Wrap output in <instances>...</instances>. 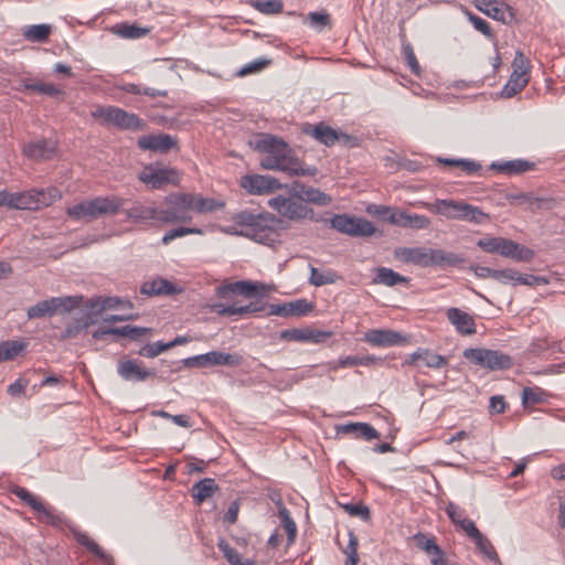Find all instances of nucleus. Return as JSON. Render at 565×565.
I'll return each instance as SVG.
<instances>
[{
    "mask_svg": "<svg viewBox=\"0 0 565 565\" xmlns=\"http://www.w3.org/2000/svg\"><path fill=\"white\" fill-rule=\"evenodd\" d=\"M250 145L256 151L265 153L260 161L264 169L281 171L290 177L315 175L317 173L315 167L303 168L281 138L262 134Z\"/></svg>",
    "mask_w": 565,
    "mask_h": 565,
    "instance_id": "f257e3e1",
    "label": "nucleus"
},
{
    "mask_svg": "<svg viewBox=\"0 0 565 565\" xmlns=\"http://www.w3.org/2000/svg\"><path fill=\"white\" fill-rule=\"evenodd\" d=\"M10 492L19 498L23 503L29 505L34 512H36L38 520L45 522L55 527L66 526L78 544L86 547L90 553L102 561H107L108 556L103 548L89 539L85 533L81 532L76 525L70 522L63 514L56 513L52 507L42 503L33 493L25 488L20 486H13Z\"/></svg>",
    "mask_w": 565,
    "mask_h": 565,
    "instance_id": "f03ea898",
    "label": "nucleus"
},
{
    "mask_svg": "<svg viewBox=\"0 0 565 565\" xmlns=\"http://www.w3.org/2000/svg\"><path fill=\"white\" fill-rule=\"evenodd\" d=\"M281 221L268 212L241 211L232 217L231 233L245 236L253 242L271 246L277 242Z\"/></svg>",
    "mask_w": 565,
    "mask_h": 565,
    "instance_id": "7ed1b4c3",
    "label": "nucleus"
},
{
    "mask_svg": "<svg viewBox=\"0 0 565 565\" xmlns=\"http://www.w3.org/2000/svg\"><path fill=\"white\" fill-rule=\"evenodd\" d=\"M223 204L214 199L203 198L192 193H171L167 195L159 206V222L177 223L191 218L190 213L213 212Z\"/></svg>",
    "mask_w": 565,
    "mask_h": 565,
    "instance_id": "20e7f679",
    "label": "nucleus"
},
{
    "mask_svg": "<svg viewBox=\"0 0 565 565\" xmlns=\"http://www.w3.org/2000/svg\"><path fill=\"white\" fill-rule=\"evenodd\" d=\"M62 198L58 189L50 186L46 189H32L22 192H9L0 190V207L12 210H39L50 206Z\"/></svg>",
    "mask_w": 565,
    "mask_h": 565,
    "instance_id": "39448f33",
    "label": "nucleus"
},
{
    "mask_svg": "<svg viewBox=\"0 0 565 565\" xmlns=\"http://www.w3.org/2000/svg\"><path fill=\"white\" fill-rule=\"evenodd\" d=\"M122 203V200L115 196H98L67 207V215L75 221L89 222L106 214L117 213Z\"/></svg>",
    "mask_w": 565,
    "mask_h": 565,
    "instance_id": "423d86ee",
    "label": "nucleus"
},
{
    "mask_svg": "<svg viewBox=\"0 0 565 565\" xmlns=\"http://www.w3.org/2000/svg\"><path fill=\"white\" fill-rule=\"evenodd\" d=\"M395 258L419 267L438 266L446 268L459 264L462 259L444 249H395Z\"/></svg>",
    "mask_w": 565,
    "mask_h": 565,
    "instance_id": "0eeeda50",
    "label": "nucleus"
},
{
    "mask_svg": "<svg viewBox=\"0 0 565 565\" xmlns=\"http://www.w3.org/2000/svg\"><path fill=\"white\" fill-rule=\"evenodd\" d=\"M92 117L100 120L103 125H113L120 129L139 131L145 128V121L137 115L116 106H98L92 110Z\"/></svg>",
    "mask_w": 565,
    "mask_h": 565,
    "instance_id": "6e6552de",
    "label": "nucleus"
},
{
    "mask_svg": "<svg viewBox=\"0 0 565 565\" xmlns=\"http://www.w3.org/2000/svg\"><path fill=\"white\" fill-rule=\"evenodd\" d=\"M268 205L280 216L290 221L313 220L315 217L313 210L302 202L297 191L289 196L271 198L268 200Z\"/></svg>",
    "mask_w": 565,
    "mask_h": 565,
    "instance_id": "1a4fd4ad",
    "label": "nucleus"
},
{
    "mask_svg": "<svg viewBox=\"0 0 565 565\" xmlns=\"http://www.w3.org/2000/svg\"><path fill=\"white\" fill-rule=\"evenodd\" d=\"M431 211L447 218H458L475 223H482L488 215L477 206L470 205L463 201L436 200L431 205Z\"/></svg>",
    "mask_w": 565,
    "mask_h": 565,
    "instance_id": "9d476101",
    "label": "nucleus"
},
{
    "mask_svg": "<svg viewBox=\"0 0 565 565\" xmlns=\"http://www.w3.org/2000/svg\"><path fill=\"white\" fill-rule=\"evenodd\" d=\"M331 226L340 233L353 237L381 236L382 231L376 228L372 222L348 214H337L331 221Z\"/></svg>",
    "mask_w": 565,
    "mask_h": 565,
    "instance_id": "9b49d317",
    "label": "nucleus"
},
{
    "mask_svg": "<svg viewBox=\"0 0 565 565\" xmlns=\"http://www.w3.org/2000/svg\"><path fill=\"white\" fill-rule=\"evenodd\" d=\"M182 363L185 367H209V366H239L243 363V356L238 353H226L222 351H210L183 359Z\"/></svg>",
    "mask_w": 565,
    "mask_h": 565,
    "instance_id": "f8f14e48",
    "label": "nucleus"
},
{
    "mask_svg": "<svg viewBox=\"0 0 565 565\" xmlns=\"http://www.w3.org/2000/svg\"><path fill=\"white\" fill-rule=\"evenodd\" d=\"M138 179L150 189H161L167 184H179L180 172L174 168L149 164L138 174Z\"/></svg>",
    "mask_w": 565,
    "mask_h": 565,
    "instance_id": "ddd939ff",
    "label": "nucleus"
},
{
    "mask_svg": "<svg viewBox=\"0 0 565 565\" xmlns=\"http://www.w3.org/2000/svg\"><path fill=\"white\" fill-rule=\"evenodd\" d=\"M232 294L242 295L246 298L265 297L266 286L258 281L238 280L217 287V295L220 297H227Z\"/></svg>",
    "mask_w": 565,
    "mask_h": 565,
    "instance_id": "4468645a",
    "label": "nucleus"
},
{
    "mask_svg": "<svg viewBox=\"0 0 565 565\" xmlns=\"http://www.w3.org/2000/svg\"><path fill=\"white\" fill-rule=\"evenodd\" d=\"M241 185L250 194L262 195L280 189L279 181L269 175L252 174L241 180Z\"/></svg>",
    "mask_w": 565,
    "mask_h": 565,
    "instance_id": "2eb2a0df",
    "label": "nucleus"
},
{
    "mask_svg": "<svg viewBox=\"0 0 565 565\" xmlns=\"http://www.w3.org/2000/svg\"><path fill=\"white\" fill-rule=\"evenodd\" d=\"M118 375L127 382H143L149 377L156 376L154 370L141 367V363L137 360H121L117 363Z\"/></svg>",
    "mask_w": 565,
    "mask_h": 565,
    "instance_id": "dca6fc26",
    "label": "nucleus"
},
{
    "mask_svg": "<svg viewBox=\"0 0 565 565\" xmlns=\"http://www.w3.org/2000/svg\"><path fill=\"white\" fill-rule=\"evenodd\" d=\"M332 335L330 331L310 328H294L281 331L280 338L287 341L322 343Z\"/></svg>",
    "mask_w": 565,
    "mask_h": 565,
    "instance_id": "f3484780",
    "label": "nucleus"
},
{
    "mask_svg": "<svg viewBox=\"0 0 565 565\" xmlns=\"http://www.w3.org/2000/svg\"><path fill=\"white\" fill-rule=\"evenodd\" d=\"M419 362L430 369H441L448 364V359L428 349L419 348L405 360V364L414 366H418Z\"/></svg>",
    "mask_w": 565,
    "mask_h": 565,
    "instance_id": "a211bd4d",
    "label": "nucleus"
},
{
    "mask_svg": "<svg viewBox=\"0 0 565 565\" xmlns=\"http://www.w3.org/2000/svg\"><path fill=\"white\" fill-rule=\"evenodd\" d=\"M392 225L411 230H424L429 227L430 220L425 215L409 213L397 207L396 214L392 216Z\"/></svg>",
    "mask_w": 565,
    "mask_h": 565,
    "instance_id": "6ab92c4d",
    "label": "nucleus"
},
{
    "mask_svg": "<svg viewBox=\"0 0 565 565\" xmlns=\"http://www.w3.org/2000/svg\"><path fill=\"white\" fill-rule=\"evenodd\" d=\"M364 340L374 347H392L399 344L404 338L393 330L373 329L365 333Z\"/></svg>",
    "mask_w": 565,
    "mask_h": 565,
    "instance_id": "aec40b11",
    "label": "nucleus"
},
{
    "mask_svg": "<svg viewBox=\"0 0 565 565\" xmlns=\"http://www.w3.org/2000/svg\"><path fill=\"white\" fill-rule=\"evenodd\" d=\"M56 147L55 142L46 139H39L28 143L23 152L26 157L33 160H46L53 157Z\"/></svg>",
    "mask_w": 565,
    "mask_h": 565,
    "instance_id": "412c9836",
    "label": "nucleus"
},
{
    "mask_svg": "<svg viewBox=\"0 0 565 565\" xmlns=\"http://www.w3.org/2000/svg\"><path fill=\"white\" fill-rule=\"evenodd\" d=\"M447 318L459 333L472 334L476 332L473 318L467 312L458 308H449L447 310Z\"/></svg>",
    "mask_w": 565,
    "mask_h": 565,
    "instance_id": "4be33fe9",
    "label": "nucleus"
},
{
    "mask_svg": "<svg viewBox=\"0 0 565 565\" xmlns=\"http://www.w3.org/2000/svg\"><path fill=\"white\" fill-rule=\"evenodd\" d=\"M159 206L146 205L142 203H136L126 211V215L129 220L136 223H147L150 221L159 222Z\"/></svg>",
    "mask_w": 565,
    "mask_h": 565,
    "instance_id": "5701e85b",
    "label": "nucleus"
},
{
    "mask_svg": "<svg viewBox=\"0 0 565 565\" xmlns=\"http://www.w3.org/2000/svg\"><path fill=\"white\" fill-rule=\"evenodd\" d=\"M446 513L451 522L459 526L467 535L471 532L478 533V529L473 521L467 518L465 510L460 509L454 502H449L446 507Z\"/></svg>",
    "mask_w": 565,
    "mask_h": 565,
    "instance_id": "b1692460",
    "label": "nucleus"
},
{
    "mask_svg": "<svg viewBox=\"0 0 565 565\" xmlns=\"http://www.w3.org/2000/svg\"><path fill=\"white\" fill-rule=\"evenodd\" d=\"M292 189L294 191H297L302 202H305L306 204L313 203L320 206H327L332 202L330 195L312 186H305L295 183Z\"/></svg>",
    "mask_w": 565,
    "mask_h": 565,
    "instance_id": "393cba45",
    "label": "nucleus"
},
{
    "mask_svg": "<svg viewBox=\"0 0 565 565\" xmlns=\"http://www.w3.org/2000/svg\"><path fill=\"white\" fill-rule=\"evenodd\" d=\"M138 146L143 150L167 151L174 146V140L169 135L143 136L138 139Z\"/></svg>",
    "mask_w": 565,
    "mask_h": 565,
    "instance_id": "a878e982",
    "label": "nucleus"
},
{
    "mask_svg": "<svg viewBox=\"0 0 565 565\" xmlns=\"http://www.w3.org/2000/svg\"><path fill=\"white\" fill-rule=\"evenodd\" d=\"M534 167V162L524 159L501 161L497 162V173H502L505 175H519L533 170Z\"/></svg>",
    "mask_w": 565,
    "mask_h": 565,
    "instance_id": "bb28decb",
    "label": "nucleus"
},
{
    "mask_svg": "<svg viewBox=\"0 0 565 565\" xmlns=\"http://www.w3.org/2000/svg\"><path fill=\"white\" fill-rule=\"evenodd\" d=\"M510 79H514L518 83L526 86L530 81V62L523 55L522 52L518 51L512 62V74Z\"/></svg>",
    "mask_w": 565,
    "mask_h": 565,
    "instance_id": "cd10ccee",
    "label": "nucleus"
},
{
    "mask_svg": "<svg viewBox=\"0 0 565 565\" xmlns=\"http://www.w3.org/2000/svg\"><path fill=\"white\" fill-rule=\"evenodd\" d=\"M140 292L147 296L173 295L177 292V287L167 279L157 278L145 281L141 285Z\"/></svg>",
    "mask_w": 565,
    "mask_h": 565,
    "instance_id": "c85d7f7f",
    "label": "nucleus"
},
{
    "mask_svg": "<svg viewBox=\"0 0 565 565\" xmlns=\"http://www.w3.org/2000/svg\"><path fill=\"white\" fill-rule=\"evenodd\" d=\"M218 490V486L212 478H204L192 486L191 494L198 504L211 498Z\"/></svg>",
    "mask_w": 565,
    "mask_h": 565,
    "instance_id": "c756f323",
    "label": "nucleus"
},
{
    "mask_svg": "<svg viewBox=\"0 0 565 565\" xmlns=\"http://www.w3.org/2000/svg\"><path fill=\"white\" fill-rule=\"evenodd\" d=\"M508 200L512 205L522 206L524 209L535 210L541 207V200L529 193L508 194L497 191V200Z\"/></svg>",
    "mask_w": 565,
    "mask_h": 565,
    "instance_id": "7c9ffc66",
    "label": "nucleus"
},
{
    "mask_svg": "<svg viewBox=\"0 0 565 565\" xmlns=\"http://www.w3.org/2000/svg\"><path fill=\"white\" fill-rule=\"evenodd\" d=\"M316 140L320 143L330 147L340 139V137H344L345 135L339 134L337 130L332 129L330 126L320 122L315 125L310 131H308Z\"/></svg>",
    "mask_w": 565,
    "mask_h": 565,
    "instance_id": "2f4dec72",
    "label": "nucleus"
},
{
    "mask_svg": "<svg viewBox=\"0 0 565 565\" xmlns=\"http://www.w3.org/2000/svg\"><path fill=\"white\" fill-rule=\"evenodd\" d=\"M373 284L376 285H384L387 287H393L398 284H407L408 278L399 275L398 273L394 271L391 268L387 267H379L376 268L375 276L373 277Z\"/></svg>",
    "mask_w": 565,
    "mask_h": 565,
    "instance_id": "473e14b6",
    "label": "nucleus"
},
{
    "mask_svg": "<svg viewBox=\"0 0 565 565\" xmlns=\"http://www.w3.org/2000/svg\"><path fill=\"white\" fill-rule=\"evenodd\" d=\"M463 356L470 362L487 366L490 370L494 369V351L484 349H466Z\"/></svg>",
    "mask_w": 565,
    "mask_h": 565,
    "instance_id": "72a5a7b5",
    "label": "nucleus"
},
{
    "mask_svg": "<svg viewBox=\"0 0 565 565\" xmlns=\"http://www.w3.org/2000/svg\"><path fill=\"white\" fill-rule=\"evenodd\" d=\"M103 303V297L90 298L86 302V312L82 317V328H88L92 324H95L98 321V318L103 313V309H99Z\"/></svg>",
    "mask_w": 565,
    "mask_h": 565,
    "instance_id": "f704fd0d",
    "label": "nucleus"
},
{
    "mask_svg": "<svg viewBox=\"0 0 565 565\" xmlns=\"http://www.w3.org/2000/svg\"><path fill=\"white\" fill-rule=\"evenodd\" d=\"M51 26L47 24H33L25 26L22 31L24 39L31 42L42 43L47 40Z\"/></svg>",
    "mask_w": 565,
    "mask_h": 565,
    "instance_id": "c9c22d12",
    "label": "nucleus"
},
{
    "mask_svg": "<svg viewBox=\"0 0 565 565\" xmlns=\"http://www.w3.org/2000/svg\"><path fill=\"white\" fill-rule=\"evenodd\" d=\"M122 92L134 94V95H146L149 97H166L168 92L166 89H157L152 87L141 86L139 84L134 83H125L120 86Z\"/></svg>",
    "mask_w": 565,
    "mask_h": 565,
    "instance_id": "e433bc0d",
    "label": "nucleus"
},
{
    "mask_svg": "<svg viewBox=\"0 0 565 565\" xmlns=\"http://www.w3.org/2000/svg\"><path fill=\"white\" fill-rule=\"evenodd\" d=\"M51 299L55 312H70L82 303L84 297L75 295L66 297H52Z\"/></svg>",
    "mask_w": 565,
    "mask_h": 565,
    "instance_id": "4c0bfd02",
    "label": "nucleus"
},
{
    "mask_svg": "<svg viewBox=\"0 0 565 565\" xmlns=\"http://www.w3.org/2000/svg\"><path fill=\"white\" fill-rule=\"evenodd\" d=\"M115 32L125 39H140L150 32V29L136 24L121 23L115 26Z\"/></svg>",
    "mask_w": 565,
    "mask_h": 565,
    "instance_id": "58836bf2",
    "label": "nucleus"
},
{
    "mask_svg": "<svg viewBox=\"0 0 565 565\" xmlns=\"http://www.w3.org/2000/svg\"><path fill=\"white\" fill-rule=\"evenodd\" d=\"M55 313L54 306L52 305V299H46L39 301L36 305L30 307L28 309V318L29 319H38L43 317H51Z\"/></svg>",
    "mask_w": 565,
    "mask_h": 565,
    "instance_id": "ea45409f",
    "label": "nucleus"
},
{
    "mask_svg": "<svg viewBox=\"0 0 565 565\" xmlns=\"http://www.w3.org/2000/svg\"><path fill=\"white\" fill-rule=\"evenodd\" d=\"M278 512H279V518L281 520L282 527L287 532L288 541H289V543H292L296 537L297 525H296L295 521L292 520V518L290 516L288 509L281 502H279V511Z\"/></svg>",
    "mask_w": 565,
    "mask_h": 565,
    "instance_id": "a19ab883",
    "label": "nucleus"
},
{
    "mask_svg": "<svg viewBox=\"0 0 565 565\" xmlns=\"http://www.w3.org/2000/svg\"><path fill=\"white\" fill-rule=\"evenodd\" d=\"M24 88L50 97H58L64 94L62 88L50 83H24Z\"/></svg>",
    "mask_w": 565,
    "mask_h": 565,
    "instance_id": "79ce46f5",
    "label": "nucleus"
},
{
    "mask_svg": "<svg viewBox=\"0 0 565 565\" xmlns=\"http://www.w3.org/2000/svg\"><path fill=\"white\" fill-rule=\"evenodd\" d=\"M497 253L515 262L530 263L535 258L534 249H497Z\"/></svg>",
    "mask_w": 565,
    "mask_h": 565,
    "instance_id": "37998d69",
    "label": "nucleus"
},
{
    "mask_svg": "<svg viewBox=\"0 0 565 565\" xmlns=\"http://www.w3.org/2000/svg\"><path fill=\"white\" fill-rule=\"evenodd\" d=\"M359 540L356 535L350 531L349 532V542L343 553L345 554V565H358L359 554H358Z\"/></svg>",
    "mask_w": 565,
    "mask_h": 565,
    "instance_id": "c03bdc74",
    "label": "nucleus"
},
{
    "mask_svg": "<svg viewBox=\"0 0 565 565\" xmlns=\"http://www.w3.org/2000/svg\"><path fill=\"white\" fill-rule=\"evenodd\" d=\"M252 4L264 14H277L282 11V3L279 0H255Z\"/></svg>",
    "mask_w": 565,
    "mask_h": 565,
    "instance_id": "a18cd8bd",
    "label": "nucleus"
},
{
    "mask_svg": "<svg viewBox=\"0 0 565 565\" xmlns=\"http://www.w3.org/2000/svg\"><path fill=\"white\" fill-rule=\"evenodd\" d=\"M397 207L371 204L366 207V212L392 224V216L396 214Z\"/></svg>",
    "mask_w": 565,
    "mask_h": 565,
    "instance_id": "49530a36",
    "label": "nucleus"
},
{
    "mask_svg": "<svg viewBox=\"0 0 565 565\" xmlns=\"http://www.w3.org/2000/svg\"><path fill=\"white\" fill-rule=\"evenodd\" d=\"M23 350V344L18 341H3L0 344L1 361L14 359Z\"/></svg>",
    "mask_w": 565,
    "mask_h": 565,
    "instance_id": "de8ad7c7",
    "label": "nucleus"
},
{
    "mask_svg": "<svg viewBox=\"0 0 565 565\" xmlns=\"http://www.w3.org/2000/svg\"><path fill=\"white\" fill-rule=\"evenodd\" d=\"M468 536L473 541L482 554H484L490 559L493 558L492 544L487 537L482 535L479 530L478 533L471 532Z\"/></svg>",
    "mask_w": 565,
    "mask_h": 565,
    "instance_id": "09e8293b",
    "label": "nucleus"
},
{
    "mask_svg": "<svg viewBox=\"0 0 565 565\" xmlns=\"http://www.w3.org/2000/svg\"><path fill=\"white\" fill-rule=\"evenodd\" d=\"M414 541L416 543V545L422 548L423 551H425L427 554H429L430 556L437 552H439V546L436 544L435 540L434 539H429L427 537L425 534L423 533H417L414 535Z\"/></svg>",
    "mask_w": 565,
    "mask_h": 565,
    "instance_id": "8fccbe9b",
    "label": "nucleus"
},
{
    "mask_svg": "<svg viewBox=\"0 0 565 565\" xmlns=\"http://www.w3.org/2000/svg\"><path fill=\"white\" fill-rule=\"evenodd\" d=\"M217 547L231 565L239 564L242 559L241 554L235 548L231 547L226 540L221 539L217 543Z\"/></svg>",
    "mask_w": 565,
    "mask_h": 565,
    "instance_id": "3c124183",
    "label": "nucleus"
},
{
    "mask_svg": "<svg viewBox=\"0 0 565 565\" xmlns=\"http://www.w3.org/2000/svg\"><path fill=\"white\" fill-rule=\"evenodd\" d=\"M497 21H501L504 24H511L515 21V13L513 9L504 3L497 1Z\"/></svg>",
    "mask_w": 565,
    "mask_h": 565,
    "instance_id": "603ef678",
    "label": "nucleus"
},
{
    "mask_svg": "<svg viewBox=\"0 0 565 565\" xmlns=\"http://www.w3.org/2000/svg\"><path fill=\"white\" fill-rule=\"evenodd\" d=\"M263 298L264 297L257 298L256 300L250 301L246 306H239L238 307V316L247 317V316H252V315L262 312L266 307V303L264 302Z\"/></svg>",
    "mask_w": 565,
    "mask_h": 565,
    "instance_id": "864d4df0",
    "label": "nucleus"
},
{
    "mask_svg": "<svg viewBox=\"0 0 565 565\" xmlns=\"http://www.w3.org/2000/svg\"><path fill=\"white\" fill-rule=\"evenodd\" d=\"M166 350H168V347H166V343L161 342V341H158V342H154V343H149V344L143 345L139 350L138 353L141 356L152 359V358L158 356L160 353H162Z\"/></svg>",
    "mask_w": 565,
    "mask_h": 565,
    "instance_id": "5fc2aeb1",
    "label": "nucleus"
},
{
    "mask_svg": "<svg viewBox=\"0 0 565 565\" xmlns=\"http://www.w3.org/2000/svg\"><path fill=\"white\" fill-rule=\"evenodd\" d=\"M343 509L351 516H358V518L362 519L363 521L370 520V509L366 505L362 504V503L344 504Z\"/></svg>",
    "mask_w": 565,
    "mask_h": 565,
    "instance_id": "6e6d98bb",
    "label": "nucleus"
},
{
    "mask_svg": "<svg viewBox=\"0 0 565 565\" xmlns=\"http://www.w3.org/2000/svg\"><path fill=\"white\" fill-rule=\"evenodd\" d=\"M311 310L312 305L306 299H298L296 301L289 302V311L291 312V317H302Z\"/></svg>",
    "mask_w": 565,
    "mask_h": 565,
    "instance_id": "4d7b16f0",
    "label": "nucleus"
},
{
    "mask_svg": "<svg viewBox=\"0 0 565 565\" xmlns=\"http://www.w3.org/2000/svg\"><path fill=\"white\" fill-rule=\"evenodd\" d=\"M544 401L543 392L541 390H533L531 387L523 388L522 402L524 406L540 404Z\"/></svg>",
    "mask_w": 565,
    "mask_h": 565,
    "instance_id": "13d9d810",
    "label": "nucleus"
},
{
    "mask_svg": "<svg viewBox=\"0 0 565 565\" xmlns=\"http://www.w3.org/2000/svg\"><path fill=\"white\" fill-rule=\"evenodd\" d=\"M191 233H200L199 230H195V228H189V227H175V228H171L162 237L161 242L162 244L164 245H168L170 244L174 238L177 237H181V236H184V235H188V234H191Z\"/></svg>",
    "mask_w": 565,
    "mask_h": 565,
    "instance_id": "bf43d9fd",
    "label": "nucleus"
},
{
    "mask_svg": "<svg viewBox=\"0 0 565 565\" xmlns=\"http://www.w3.org/2000/svg\"><path fill=\"white\" fill-rule=\"evenodd\" d=\"M269 64H270V60L257 58V60H255V61L244 65L238 71V75L239 76H245V75H248V74H252V73L259 72V71L264 70Z\"/></svg>",
    "mask_w": 565,
    "mask_h": 565,
    "instance_id": "052dcab7",
    "label": "nucleus"
},
{
    "mask_svg": "<svg viewBox=\"0 0 565 565\" xmlns=\"http://www.w3.org/2000/svg\"><path fill=\"white\" fill-rule=\"evenodd\" d=\"M310 271H311V274H310L309 281L313 286L318 287V286H323V285L333 282L331 273L322 274L316 267H310Z\"/></svg>",
    "mask_w": 565,
    "mask_h": 565,
    "instance_id": "680f3d73",
    "label": "nucleus"
},
{
    "mask_svg": "<svg viewBox=\"0 0 565 565\" xmlns=\"http://www.w3.org/2000/svg\"><path fill=\"white\" fill-rule=\"evenodd\" d=\"M457 169L465 175H475L481 170V164L471 159H460Z\"/></svg>",
    "mask_w": 565,
    "mask_h": 565,
    "instance_id": "e2e57ef3",
    "label": "nucleus"
},
{
    "mask_svg": "<svg viewBox=\"0 0 565 565\" xmlns=\"http://www.w3.org/2000/svg\"><path fill=\"white\" fill-rule=\"evenodd\" d=\"M524 85L518 83L514 79H510L507 82V84L503 86L502 90L500 92L499 96L501 98H511L519 93H521L524 89Z\"/></svg>",
    "mask_w": 565,
    "mask_h": 565,
    "instance_id": "0e129e2a",
    "label": "nucleus"
},
{
    "mask_svg": "<svg viewBox=\"0 0 565 565\" xmlns=\"http://www.w3.org/2000/svg\"><path fill=\"white\" fill-rule=\"evenodd\" d=\"M521 274L514 269H502L497 270V280H500L504 284L519 285Z\"/></svg>",
    "mask_w": 565,
    "mask_h": 565,
    "instance_id": "69168bd1",
    "label": "nucleus"
},
{
    "mask_svg": "<svg viewBox=\"0 0 565 565\" xmlns=\"http://www.w3.org/2000/svg\"><path fill=\"white\" fill-rule=\"evenodd\" d=\"M356 436L365 440H372L380 438V433L372 425L367 423H361L359 425Z\"/></svg>",
    "mask_w": 565,
    "mask_h": 565,
    "instance_id": "338daca9",
    "label": "nucleus"
},
{
    "mask_svg": "<svg viewBox=\"0 0 565 565\" xmlns=\"http://www.w3.org/2000/svg\"><path fill=\"white\" fill-rule=\"evenodd\" d=\"M309 24L312 28L322 29L329 23V15L321 12H310L308 14Z\"/></svg>",
    "mask_w": 565,
    "mask_h": 565,
    "instance_id": "774afa93",
    "label": "nucleus"
}]
</instances>
